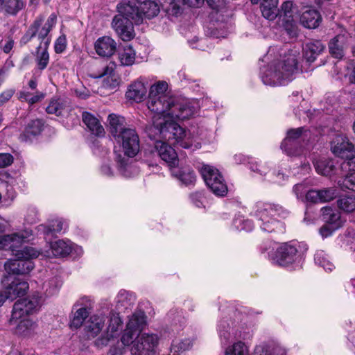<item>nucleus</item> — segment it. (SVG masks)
<instances>
[{
	"mask_svg": "<svg viewBox=\"0 0 355 355\" xmlns=\"http://www.w3.org/2000/svg\"><path fill=\"white\" fill-rule=\"evenodd\" d=\"M298 50H291L280 58L272 61L261 69V78L263 84L270 86L286 85L293 80L302 71L299 65Z\"/></svg>",
	"mask_w": 355,
	"mask_h": 355,
	"instance_id": "obj_3",
	"label": "nucleus"
},
{
	"mask_svg": "<svg viewBox=\"0 0 355 355\" xmlns=\"http://www.w3.org/2000/svg\"><path fill=\"white\" fill-rule=\"evenodd\" d=\"M14 94L15 90L12 89H9L3 92L0 94V106L3 105L5 103L8 101Z\"/></svg>",
	"mask_w": 355,
	"mask_h": 355,
	"instance_id": "obj_63",
	"label": "nucleus"
},
{
	"mask_svg": "<svg viewBox=\"0 0 355 355\" xmlns=\"http://www.w3.org/2000/svg\"><path fill=\"white\" fill-rule=\"evenodd\" d=\"M325 46L320 40H311L304 48V57L308 62H313L323 52Z\"/></svg>",
	"mask_w": 355,
	"mask_h": 355,
	"instance_id": "obj_33",
	"label": "nucleus"
},
{
	"mask_svg": "<svg viewBox=\"0 0 355 355\" xmlns=\"http://www.w3.org/2000/svg\"><path fill=\"white\" fill-rule=\"evenodd\" d=\"M25 220L29 223H35L38 220V211L35 207L29 206L25 215Z\"/></svg>",
	"mask_w": 355,
	"mask_h": 355,
	"instance_id": "obj_56",
	"label": "nucleus"
},
{
	"mask_svg": "<svg viewBox=\"0 0 355 355\" xmlns=\"http://www.w3.org/2000/svg\"><path fill=\"white\" fill-rule=\"evenodd\" d=\"M193 345V341L189 338L173 340L169 355H179L180 353L189 350Z\"/></svg>",
	"mask_w": 355,
	"mask_h": 355,
	"instance_id": "obj_43",
	"label": "nucleus"
},
{
	"mask_svg": "<svg viewBox=\"0 0 355 355\" xmlns=\"http://www.w3.org/2000/svg\"><path fill=\"white\" fill-rule=\"evenodd\" d=\"M211 8L209 18L212 21L218 23L216 27L214 35L217 37H225L232 28L229 19L232 16V11L227 6L226 0H206Z\"/></svg>",
	"mask_w": 355,
	"mask_h": 355,
	"instance_id": "obj_10",
	"label": "nucleus"
},
{
	"mask_svg": "<svg viewBox=\"0 0 355 355\" xmlns=\"http://www.w3.org/2000/svg\"><path fill=\"white\" fill-rule=\"evenodd\" d=\"M261 349L260 355H286L285 350L280 347L274 345H263L257 348V352Z\"/></svg>",
	"mask_w": 355,
	"mask_h": 355,
	"instance_id": "obj_52",
	"label": "nucleus"
},
{
	"mask_svg": "<svg viewBox=\"0 0 355 355\" xmlns=\"http://www.w3.org/2000/svg\"><path fill=\"white\" fill-rule=\"evenodd\" d=\"M57 17L55 14H51L47 19L46 21L42 25L43 19L42 18L37 19L34 23H37V34L40 40L39 45H43L45 47L49 46L51 41V36L49 35L52 28L56 24Z\"/></svg>",
	"mask_w": 355,
	"mask_h": 355,
	"instance_id": "obj_19",
	"label": "nucleus"
},
{
	"mask_svg": "<svg viewBox=\"0 0 355 355\" xmlns=\"http://www.w3.org/2000/svg\"><path fill=\"white\" fill-rule=\"evenodd\" d=\"M42 254V251L35 248L25 247L15 253V259H9L5 263V269L10 275L28 274L35 266L32 259Z\"/></svg>",
	"mask_w": 355,
	"mask_h": 355,
	"instance_id": "obj_9",
	"label": "nucleus"
},
{
	"mask_svg": "<svg viewBox=\"0 0 355 355\" xmlns=\"http://www.w3.org/2000/svg\"><path fill=\"white\" fill-rule=\"evenodd\" d=\"M167 89L168 83L164 80H159L150 86L148 96H171L166 93Z\"/></svg>",
	"mask_w": 355,
	"mask_h": 355,
	"instance_id": "obj_48",
	"label": "nucleus"
},
{
	"mask_svg": "<svg viewBox=\"0 0 355 355\" xmlns=\"http://www.w3.org/2000/svg\"><path fill=\"white\" fill-rule=\"evenodd\" d=\"M147 106L155 113L153 124L146 128L151 139L159 136L184 148L191 146L189 135L174 119L183 121L192 117L197 112V103L175 96H148Z\"/></svg>",
	"mask_w": 355,
	"mask_h": 355,
	"instance_id": "obj_1",
	"label": "nucleus"
},
{
	"mask_svg": "<svg viewBox=\"0 0 355 355\" xmlns=\"http://www.w3.org/2000/svg\"><path fill=\"white\" fill-rule=\"evenodd\" d=\"M205 182L217 196H224L227 193V187L218 170L213 166L205 165L200 169Z\"/></svg>",
	"mask_w": 355,
	"mask_h": 355,
	"instance_id": "obj_12",
	"label": "nucleus"
},
{
	"mask_svg": "<svg viewBox=\"0 0 355 355\" xmlns=\"http://www.w3.org/2000/svg\"><path fill=\"white\" fill-rule=\"evenodd\" d=\"M26 6L24 0H5L3 10L11 15H16Z\"/></svg>",
	"mask_w": 355,
	"mask_h": 355,
	"instance_id": "obj_47",
	"label": "nucleus"
},
{
	"mask_svg": "<svg viewBox=\"0 0 355 355\" xmlns=\"http://www.w3.org/2000/svg\"><path fill=\"white\" fill-rule=\"evenodd\" d=\"M292 8H293V3L291 1H285L281 7V9L279 10V15L280 17H284L283 20H285L288 24L291 22V29L288 32L290 35H295L296 31L294 26H293L292 21L293 20L290 19L292 17Z\"/></svg>",
	"mask_w": 355,
	"mask_h": 355,
	"instance_id": "obj_44",
	"label": "nucleus"
},
{
	"mask_svg": "<svg viewBox=\"0 0 355 355\" xmlns=\"http://www.w3.org/2000/svg\"><path fill=\"white\" fill-rule=\"evenodd\" d=\"M343 159H346V161L342 164V168H349V171L355 172V154H352L349 157H344Z\"/></svg>",
	"mask_w": 355,
	"mask_h": 355,
	"instance_id": "obj_60",
	"label": "nucleus"
},
{
	"mask_svg": "<svg viewBox=\"0 0 355 355\" xmlns=\"http://www.w3.org/2000/svg\"><path fill=\"white\" fill-rule=\"evenodd\" d=\"M139 13L142 20L144 17L151 19L157 16L160 10L155 0H139Z\"/></svg>",
	"mask_w": 355,
	"mask_h": 355,
	"instance_id": "obj_30",
	"label": "nucleus"
},
{
	"mask_svg": "<svg viewBox=\"0 0 355 355\" xmlns=\"http://www.w3.org/2000/svg\"><path fill=\"white\" fill-rule=\"evenodd\" d=\"M2 283L6 286L5 294L7 298L12 300L24 295L28 288L26 282L10 275L5 276Z\"/></svg>",
	"mask_w": 355,
	"mask_h": 355,
	"instance_id": "obj_15",
	"label": "nucleus"
},
{
	"mask_svg": "<svg viewBox=\"0 0 355 355\" xmlns=\"http://www.w3.org/2000/svg\"><path fill=\"white\" fill-rule=\"evenodd\" d=\"M43 123L40 119L31 121L26 126L24 132L20 135L19 139L24 142H31L41 133Z\"/></svg>",
	"mask_w": 355,
	"mask_h": 355,
	"instance_id": "obj_29",
	"label": "nucleus"
},
{
	"mask_svg": "<svg viewBox=\"0 0 355 355\" xmlns=\"http://www.w3.org/2000/svg\"><path fill=\"white\" fill-rule=\"evenodd\" d=\"M115 302L118 312L114 310L110 311V319H108L105 335L95 341V345L98 347L107 345L111 338L119 336L123 324L119 312L132 309L135 302V296L132 293L121 290L115 298Z\"/></svg>",
	"mask_w": 355,
	"mask_h": 355,
	"instance_id": "obj_6",
	"label": "nucleus"
},
{
	"mask_svg": "<svg viewBox=\"0 0 355 355\" xmlns=\"http://www.w3.org/2000/svg\"><path fill=\"white\" fill-rule=\"evenodd\" d=\"M132 322L127 324L122 334L121 341L125 346L133 344L131 347L132 355H153L155 347L158 343V337L155 334H144L134 341L139 334L131 329Z\"/></svg>",
	"mask_w": 355,
	"mask_h": 355,
	"instance_id": "obj_7",
	"label": "nucleus"
},
{
	"mask_svg": "<svg viewBox=\"0 0 355 355\" xmlns=\"http://www.w3.org/2000/svg\"><path fill=\"white\" fill-rule=\"evenodd\" d=\"M116 42L109 36H103L94 43L96 53L101 57L110 58L116 50Z\"/></svg>",
	"mask_w": 355,
	"mask_h": 355,
	"instance_id": "obj_24",
	"label": "nucleus"
},
{
	"mask_svg": "<svg viewBox=\"0 0 355 355\" xmlns=\"http://www.w3.org/2000/svg\"><path fill=\"white\" fill-rule=\"evenodd\" d=\"M13 162V157L9 153L0 154V168H5Z\"/></svg>",
	"mask_w": 355,
	"mask_h": 355,
	"instance_id": "obj_61",
	"label": "nucleus"
},
{
	"mask_svg": "<svg viewBox=\"0 0 355 355\" xmlns=\"http://www.w3.org/2000/svg\"><path fill=\"white\" fill-rule=\"evenodd\" d=\"M82 119L84 124L93 135L96 136L104 135V128L99 120L94 114L88 112H83Z\"/></svg>",
	"mask_w": 355,
	"mask_h": 355,
	"instance_id": "obj_31",
	"label": "nucleus"
},
{
	"mask_svg": "<svg viewBox=\"0 0 355 355\" xmlns=\"http://www.w3.org/2000/svg\"><path fill=\"white\" fill-rule=\"evenodd\" d=\"M155 147L161 159L164 161L171 169L178 164V155L175 150L169 145L162 141H156Z\"/></svg>",
	"mask_w": 355,
	"mask_h": 355,
	"instance_id": "obj_23",
	"label": "nucleus"
},
{
	"mask_svg": "<svg viewBox=\"0 0 355 355\" xmlns=\"http://www.w3.org/2000/svg\"><path fill=\"white\" fill-rule=\"evenodd\" d=\"M288 214L289 211L279 204L261 201L255 203L250 214L261 231L279 234L285 232V225L277 217L284 218Z\"/></svg>",
	"mask_w": 355,
	"mask_h": 355,
	"instance_id": "obj_4",
	"label": "nucleus"
},
{
	"mask_svg": "<svg viewBox=\"0 0 355 355\" xmlns=\"http://www.w3.org/2000/svg\"><path fill=\"white\" fill-rule=\"evenodd\" d=\"M273 264L294 270L300 266L302 256L295 245L290 243H282L275 252L268 254Z\"/></svg>",
	"mask_w": 355,
	"mask_h": 355,
	"instance_id": "obj_11",
	"label": "nucleus"
},
{
	"mask_svg": "<svg viewBox=\"0 0 355 355\" xmlns=\"http://www.w3.org/2000/svg\"><path fill=\"white\" fill-rule=\"evenodd\" d=\"M62 283V282L60 277L53 276L44 282L42 288L47 296H52L58 293Z\"/></svg>",
	"mask_w": 355,
	"mask_h": 355,
	"instance_id": "obj_40",
	"label": "nucleus"
},
{
	"mask_svg": "<svg viewBox=\"0 0 355 355\" xmlns=\"http://www.w3.org/2000/svg\"><path fill=\"white\" fill-rule=\"evenodd\" d=\"M92 308V301L88 297L80 298L73 307L75 310L71 320V326L75 328L80 327L88 317Z\"/></svg>",
	"mask_w": 355,
	"mask_h": 355,
	"instance_id": "obj_16",
	"label": "nucleus"
},
{
	"mask_svg": "<svg viewBox=\"0 0 355 355\" xmlns=\"http://www.w3.org/2000/svg\"><path fill=\"white\" fill-rule=\"evenodd\" d=\"M227 318H221L217 324V331L222 343L227 344V342L237 336V331L234 330L235 325L230 324Z\"/></svg>",
	"mask_w": 355,
	"mask_h": 355,
	"instance_id": "obj_27",
	"label": "nucleus"
},
{
	"mask_svg": "<svg viewBox=\"0 0 355 355\" xmlns=\"http://www.w3.org/2000/svg\"><path fill=\"white\" fill-rule=\"evenodd\" d=\"M171 171L173 176L186 186L193 185L196 180V175L189 166H176Z\"/></svg>",
	"mask_w": 355,
	"mask_h": 355,
	"instance_id": "obj_28",
	"label": "nucleus"
},
{
	"mask_svg": "<svg viewBox=\"0 0 355 355\" xmlns=\"http://www.w3.org/2000/svg\"><path fill=\"white\" fill-rule=\"evenodd\" d=\"M336 196V189L334 188H323L322 189H310L306 193L307 202L320 203L331 201Z\"/></svg>",
	"mask_w": 355,
	"mask_h": 355,
	"instance_id": "obj_25",
	"label": "nucleus"
},
{
	"mask_svg": "<svg viewBox=\"0 0 355 355\" xmlns=\"http://www.w3.org/2000/svg\"><path fill=\"white\" fill-rule=\"evenodd\" d=\"M17 329L20 334L26 335L30 330L34 329L36 324L28 316L18 319Z\"/></svg>",
	"mask_w": 355,
	"mask_h": 355,
	"instance_id": "obj_51",
	"label": "nucleus"
},
{
	"mask_svg": "<svg viewBox=\"0 0 355 355\" xmlns=\"http://www.w3.org/2000/svg\"><path fill=\"white\" fill-rule=\"evenodd\" d=\"M313 164L316 172L322 175H331L335 170V165L331 159H320L313 162Z\"/></svg>",
	"mask_w": 355,
	"mask_h": 355,
	"instance_id": "obj_39",
	"label": "nucleus"
},
{
	"mask_svg": "<svg viewBox=\"0 0 355 355\" xmlns=\"http://www.w3.org/2000/svg\"><path fill=\"white\" fill-rule=\"evenodd\" d=\"M338 208L345 212L355 211V195L343 196L337 200Z\"/></svg>",
	"mask_w": 355,
	"mask_h": 355,
	"instance_id": "obj_46",
	"label": "nucleus"
},
{
	"mask_svg": "<svg viewBox=\"0 0 355 355\" xmlns=\"http://www.w3.org/2000/svg\"><path fill=\"white\" fill-rule=\"evenodd\" d=\"M117 10L119 15L114 17L112 26L122 40L130 41L135 37L133 24L142 23L139 0H121Z\"/></svg>",
	"mask_w": 355,
	"mask_h": 355,
	"instance_id": "obj_5",
	"label": "nucleus"
},
{
	"mask_svg": "<svg viewBox=\"0 0 355 355\" xmlns=\"http://www.w3.org/2000/svg\"><path fill=\"white\" fill-rule=\"evenodd\" d=\"M131 322V329L139 335L147 324L145 313L142 311H135L129 317L127 324H130Z\"/></svg>",
	"mask_w": 355,
	"mask_h": 355,
	"instance_id": "obj_36",
	"label": "nucleus"
},
{
	"mask_svg": "<svg viewBox=\"0 0 355 355\" xmlns=\"http://www.w3.org/2000/svg\"><path fill=\"white\" fill-rule=\"evenodd\" d=\"M293 192L295 193L297 198L302 202H307L306 200V193L309 191L307 189L306 186L303 183L297 184L293 187Z\"/></svg>",
	"mask_w": 355,
	"mask_h": 355,
	"instance_id": "obj_54",
	"label": "nucleus"
},
{
	"mask_svg": "<svg viewBox=\"0 0 355 355\" xmlns=\"http://www.w3.org/2000/svg\"><path fill=\"white\" fill-rule=\"evenodd\" d=\"M118 58L122 66H131L135 62L136 52L132 46L127 45L119 50Z\"/></svg>",
	"mask_w": 355,
	"mask_h": 355,
	"instance_id": "obj_38",
	"label": "nucleus"
},
{
	"mask_svg": "<svg viewBox=\"0 0 355 355\" xmlns=\"http://www.w3.org/2000/svg\"><path fill=\"white\" fill-rule=\"evenodd\" d=\"M110 319L109 315L103 311H99L92 315L85 322L84 330L88 337L94 338L97 336L105 327V321Z\"/></svg>",
	"mask_w": 355,
	"mask_h": 355,
	"instance_id": "obj_18",
	"label": "nucleus"
},
{
	"mask_svg": "<svg viewBox=\"0 0 355 355\" xmlns=\"http://www.w3.org/2000/svg\"><path fill=\"white\" fill-rule=\"evenodd\" d=\"M331 150L336 156L343 159L355 154V146L343 134L336 135L331 142Z\"/></svg>",
	"mask_w": 355,
	"mask_h": 355,
	"instance_id": "obj_17",
	"label": "nucleus"
},
{
	"mask_svg": "<svg viewBox=\"0 0 355 355\" xmlns=\"http://www.w3.org/2000/svg\"><path fill=\"white\" fill-rule=\"evenodd\" d=\"M348 37L345 35H338L331 39L329 43L330 54L336 59H341L345 54V50L348 46Z\"/></svg>",
	"mask_w": 355,
	"mask_h": 355,
	"instance_id": "obj_26",
	"label": "nucleus"
},
{
	"mask_svg": "<svg viewBox=\"0 0 355 355\" xmlns=\"http://www.w3.org/2000/svg\"><path fill=\"white\" fill-rule=\"evenodd\" d=\"M49 46H44L43 45H39L37 47L35 53V62L37 63V68L40 70H44L46 68L49 62V54L48 53Z\"/></svg>",
	"mask_w": 355,
	"mask_h": 355,
	"instance_id": "obj_42",
	"label": "nucleus"
},
{
	"mask_svg": "<svg viewBox=\"0 0 355 355\" xmlns=\"http://www.w3.org/2000/svg\"><path fill=\"white\" fill-rule=\"evenodd\" d=\"M148 80L145 77H140L128 87L125 93V97L128 100L139 103L144 101L147 93Z\"/></svg>",
	"mask_w": 355,
	"mask_h": 355,
	"instance_id": "obj_20",
	"label": "nucleus"
},
{
	"mask_svg": "<svg viewBox=\"0 0 355 355\" xmlns=\"http://www.w3.org/2000/svg\"><path fill=\"white\" fill-rule=\"evenodd\" d=\"M67 227V225L62 219L55 218L48 220L46 223L39 225L37 227V230L46 239L48 237H53L57 234L65 232Z\"/></svg>",
	"mask_w": 355,
	"mask_h": 355,
	"instance_id": "obj_21",
	"label": "nucleus"
},
{
	"mask_svg": "<svg viewBox=\"0 0 355 355\" xmlns=\"http://www.w3.org/2000/svg\"><path fill=\"white\" fill-rule=\"evenodd\" d=\"M125 345L121 342L117 341L116 345H112L109 351L110 355H123L125 352Z\"/></svg>",
	"mask_w": 355,
	"mask_h": 355,
	"instance_id": "obj_59",
	"label": "nucleus"
},
{
	"mask_svg": "<svg viewBox=\"0 0 355 355\" xmlns=\"http://www.w3.org/2000/svg\"><path fill=\"white\" fill-rule=\"evenodd\" d=\"M110 132L118 143H121L123 152L115 151V161L119 172L125 178H130L137 170L130 164V158L137 155L140 149L139 138L135 129L125 128L123 119L112 114L108 116Z\"/></svg>",
	"mask_w": 355,
	"mask_h": 355,
	"instance_id": "obj_2",
	"label": "nucleus"
},
{
	"mask_svg": "<svg viewBox=\"0 0 355 355\" xmlns=\"http://www.w3.org/2000/svg\"><path fill=\"white\" fill-rule=\"evenodd\" d=\"M43 97L44 96L42 94L31 96L28 92H21L19 93V98L21 101H25L28 102L30 105H33L40 101L42 98H43Z\"/></svg>",
	"mask_w": 355,
	"mask_h": 355,
	"instance_id": "obj_55",
	"label": "nucleus"
},
{
	"mask_svg": "<svg viewBox=\"0 0 355 355\" xmlns=\"http://www.w3.org/2000/svg\"><path fill=\"white\" fill-rule=\"evenodd\" d=\"M233 227L239 231L245 230L246 232H250L254 228V223L248 219L245 218L243 216H238L234 218L233 220Z\"/></svg>",
	"mask_w": 355,
	"mask_h": 355,
	"instance_id": "obj_49",
	"label": "nucleus"
},
{
	"mask_svg": "<svg viewBox=\"0 0 355 355\" xmlns=\"http://www.w3.org/2000/svg\"><path fill=\"white\" fill-rule=\"evenodd\" d=\"M33 239V231L26 228L17 232L10 234L0 236V249L10 250L13 254L21 246ZM22 249H21V250Z\"/></svg>",
	"mask_w": 355,
	"mask_h": 355,
	"instance_id": "obj_13",
	"label": "nucleus"
},
{
	"mask_svg": "<svg viewBox=\"0 0 355 355\" xmlns=\"http://www.w3.org/2000/svg\"><path fill=\"white\" fill-rule=\"evenodd\" d=\"M321 211L322 220L327 225L336 230H338L341 226L340 214L338 211L333 209L331 207H325L322 208Z\"/></svg>",
	"mask_w": 355,
	"mask_h": 355,
	"instance_id": "obj_34",
	"label": "nucleus"
},
{
	"mask_svg": "<svg viewBox=\"0 0 355 355\" xmlns=\"http://www.w3.org/2000/svg\"><path fill=\"white\" fill-rule=\"evenodd\" d=\"M116 64L114 62H110L106 67L103 69V71L100 73L99 77L112 76L114 74Z\"/></svg>",
	"mask_w": 355,
	"mask_h": 355,
	"instance_id": "obj_62",
	"label": "nucleus"
},
{
	"mask_svg": "<svg viewBox=\"0 0 355 355\" xmlns=\"http://www.w3.org/2000/svg\"><path fill=\"white\" fill-rule=\"evenodd\" d=\"M339 184L343 189L355 191V172L347 174L343 180L342 182L339 181Z\"/></svg>",
	"mask_w": 355,
	"mask_h": 355,
	"instance_id": "obj_53",
	"label": "nucleus"
},
{
	"mask_svg": "<svg viewBox=\"0 0 355 355\" xmlns=\"http://www.w3.org/2000/svg\"><path fill=\"white\" fill-rule=\"evenodd\" d=\"M40 304V297L33 296L19 300L13 306L10 322L17 323L18 319L32 314Z\"/></svg>",
	"mask_w": 355,
	"mask_h": 355,
	"instance_id": "obj_14",
	"label": "nucleus"
},
{
	"mask_svg": "<svg viewBox=\"0 0 355 355\" xmlns=\"http://www.w3.org/2000/svg\"><path fill=\"white\" fill-rule=\"evenodd\" d=\"M67 101L61 98H55L50 101L46 108V111L48 114L60 116L67 110Z\"/></svg>",
	"mask_w": 355,
	"mask_h": 355,
	"instance_id": "obj_37",
	"label": "nucleus"
},
{
	"mask_svg": "<svg viewBox=\"0 0 355 355\" xmlns=\"http://www.w3.org/2000/svg\"><path fill=\"white\" fill-rule=\"evenodd\" d=\"M164 3L166 4H164L163 7L169 16H178L186 6L185 0H167Z\"/></svg>",
	"mask_w": 355,
	"mask_h": 355,
	"instance_id": "obj_41",
	"label": "nucleus"
},
{
	"mask_svg": "<svg viewBox=\"0 0 355 355\" xmlns=\"http://www.w3.org/2000/svg\"><path fill=\"white\" fill-rule=\"evenodd\" d=\"M311 139L309 129L305 127L292 128L287 131L281 148L290 157L306 155L305 148Z\"/></svg>",
	"mask_w": 355,
	"mask_h": 355,
	"instance_id": "obj_8",
	"label": "nucleus"
},
{
	"mask_svg": "<svg viewBox=\"0 0 355 355\" xmlns=\"http://www.w3.org/2000/svg\"><path fill=\"white\" fill-rule=\"evenodd\" d=\"M278 0H261V10L264 18L274 20L279 15Z\"/></svg>",
	"mask_w": 355,
	"mask_h": 355,
	"instance_id": "obj_35",
	"label": "nucleus"
},
{
	"mask_svg": "<svg viewBox=\"0 0 355 355\" xmlns=\"http://www.w3.org/2000/svg\"><path fill=\"white\" fill-rule=\"evenodd\" d=\"M315 263L327 271H332L334 263L329 260L328 254L323 250H318L314 256Z\"/></svg>",
	"mask_w": 355,
	"mask_h": 355,
	"instance_id": "obj_45",
	"label": "nucleus"
},
{
	"mask_svg": "<svg viewBox=\"0 0 355 355\" xmlns=\"http://www.w3.org/2000/svg\"><path fill=\"white\" fill-rule=\"evenodd\" d=\"M67 46V39L64 35L60 36L55 41L54 49L57 53H62Z\"/></svg>",
	"mask_w": 355,
	"mask_h": 355,
	"instance_id": "obj_58",
	"label": "nucleus"
},
{
	"mask_svg": "<svg viewBox=\"0 0 355 355\" xmlns=\"http://www.w3.org/2000/svg\"><path fill=\"white\" fill-rule=\"evenodd\" d=\"M202 193L201 192H195L190 195L191 202L197 207H201L202 205Z\"/></svg>",
	"mask_w": 355,
	"mask_h": 355,
	"instance_id": "obj_64",
	"label": "nucleus"
},
{
	"mask_svg": "<svg viewBox=\"0 0 355 355\" xmlns=\"http://www.w3.org/2000/svg\"><path fill=\"white\" fill-rule=\"evenodd\" d=\"M37 23H33L28 30L27 31L26 33L22 37L21 40V42L23 44H26L33 37L36 36L37 34Z\"/></svg>",
	"mask_w": 355,
	"mask_h": 355,
	"instance_id": "obj_57",
	"label": "nucleus"
},
{
	"mask_svg": "<svg viewBox=\"0 0 355 355\" xmlns=\"http://www.w3.org/2000/svg\"><path fill=\"white\" fill-rule=\"evenodd\" d=\"M321 21V15L315 9H307L302 14L300 17L302 24L308 28L318 27Z\"/></svg>",
	"mask_w": 355,
	"mask_h": 355,
	"instance_id": "obj_32",
	"label": "nucleus"
},
{
	"mask_svg": "<svg viewBox=\"0 0 355 355\" xmlns=\"http://www.w3.org/2000/svg\"><path fill=\"white\" fill-rule=\"evenodd\" d=\"M225 355H250L249 349L244 343L238 341L226 349Z\"/></svg>",
	"mask_w": 355,
	"mask_h": 355,
	"instance_id": "obj_50",
	"label": "nucleus"
},
{
	"mask_svg": "<svg viewBox=\"0 0 355 355\" xmlns=\"http://www.w3.org/2000/svg\"><path fill=\"white\" fill-rule=\"evenodd\" d=\"M73 243L67 240L60 239L50 243V250L42 252L41 256L46 257H64L69 255L73 249Z\"/></svg>",
	"mask_w": 355,
	"mask_h": 355,
	"instance_id": "obj_22",
	"label": "nucleus"
}]
</instances>
